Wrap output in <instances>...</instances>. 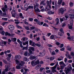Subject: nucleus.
<instances>
[{
  "label": "nucleus",
  "instance_id": "53",
  "mask_svg": "<svg viewBox=\"0 0 74 74\" xmlns=\"http://www.w3.org/2000/svg\"><path fill=\"white\" fill-rule=\"evenodd\" d=\"M56 45H60V43H59L58 42H56Z\"/></svg>",
  "mask_w": 74,
  "mask_h": 74
},
{
  "label": "nucleus",
  "instance_id": "6",
  "mask_svg": "<svg viewBox=\"0 0 74 74\" xmlns=\"http://www.w3.org/2000/svg\"><path fill=\"white\" fill-rule=\"evenodd\" d=\"M8 28L10 30H13L14 29V27L12 25H9L8 26Z\"/></svg>",
  "mask_w": 74,
  "mask_h": 74
},
{
  "label": "nucleus",
  "instance_id": "46",
  "mask_svg": "<svg viewBox=\"0 0 74 74\" xmlns=\"http://www.w3.org/2000/svg\"><path fill=\"white\" fill-rule=\"evenodd\" d=\"M31 64L33 67H34V65L35 66V65H34V61H32L31 62Z\"/></svg>",
  "mask_w": 74,
  "mask_h": 74
},
{
  "label": "nucleus",
  "instance_id": "34",
  "mask_svg": "<svg viewBox=\"0 0 74 74\" xmlns=\"http://www.w3.org/2000/svg\"><path fill=\"white\" fill-rule=\"evenodd\" d=\"M43 26H46V27H48L49 26V25H48L46 23H45L43 25Z\"/></svg>",
  "mask_w": 74,
  "mask_h": 74
},
{
  "label": "nucleus",
  "instance_id": "36",
  "mask_svg": "<svg viewBox=\"0 0 74 74\" xmlns=\"http://www.w3.org/2000/svg\"><path fill=\"white\" fill-rule=\"evenodd\" d=\"M11 14L12 15V17H14V18L15 17V15H16V14L12 13L11 12Z\"/></svg>",
  "mask_w": 74,
  "mask_h": 74
},
{
  "label": "nucleus",
  "instance_id": "16",
  "mask_svg": "<svg viewBox=\"0 0 74 74\" xmlns=\"http://www.w3.org/2000/svg\"><path fill=\"white\" fill-rule=\"evenodd\" d=\"M39 5V4H38V3H36V5H35L34 6V10H36V8H38Z\"/></svg>",
  "mask_w": 74,
  "mask_h": 74
},
{
  "label": "nucleus",
  "instance_id": "22",
  "mask_svg": "<svg viewBox=\"0 0 74 74\" xmlns=\"http://www.w3.org/2000/svg\"><path fill=\"white\" fill-rule=\"evenodd\" d=\"M39 54L41 56H45V53H40Z\"/></svg>",
  "mask_w": 74,
  "mask_h": 74
},
{
  "label": "nucleus",
  "instance_id": "29",
  "mask_svg": "<svg viewBox=\"0 0 74 74\" xmlns=\"http://www.w3.org/2000/svg\"><path fill=\"white\" fill-rule=\"evenodd\" d=\"M62 65H63L61 66V69L62 70V69H63V68H64L65 66H66V65H65V64H64Z\"/></svg>",
  "mask_w": 74,
  "mask_h": 74
},
{
  "label": "nucleus",
  "instance_id": "8",
  "mask_svg": "<svg viewBox=\"0 0 74 74\" xmlns=\"http://www.w3.org/2000/svg\"><path fill=\"white\" fill-rule=\"evenodd\" d=\"M34 7L33 6L29 5L28 7L26 9V11H27V10L29 9H33Z\"/></svg>",
  "mask_w": 74,
  "mask_h": 74
},
{
  "label": "nucleus",
  "instance_id": "48",
  "mask_svg": "<svg viewBox=\"0 0 74 74\" xmlns=\"http://www.w3.org/2000/svg\"><path fill=\"white\" fill-rule=\"evenodd\" d=\"M25 28L26 30H29V27L26 26L25 27Z\"/></svg>",
  "mask_w": 74,
  "mask_h": 74
},
{
  "label": "nucleus",
  "instance_id": "43",
  "mask_svg": "<svg viewBox=\"0 0 74 74\" xmlns=\"http://www.w3.org/2000/svg\"><path fill=\"white\" fill-rule=\"evenodd\" d=\"M35 44V45H36V46H37V47H40L41 46V45L40 44H38V43H36V44Z\"/></svg>",
  "mask_w": 74,
  "mask_h": 74
},
{
  "label": "nucleus",
  "instance_id": "62",
  "mask_svg": "<svg viewBox=\"0 0 74 74\" xmlns=\"http://www.w3.org/2000/svg\"><path fill=\"white\" fill-rule=\"evenodd\" d=\"M24 61H27V58H26L25 57L23 59Z\"/></svg>",
  "mask_w": 74,
  "mask_h": 74
},
{
  "label": "nucleus",
  "instance_id": "37",
  "mask_svg": "<svg viewBox=\"0 0 74 74\" xmlns=\"http://www.w3.org/2000/svg\"><path fill=\"white\" fill-rule=\"evenodd\" d=\"M60 31L63 34H64V31H63V29L62 28H61L60 29Z\"/></svg>",
  "mask_w": 74,
  "mask_h": 74
},
{
  "label": "nucleus",
  "instance_id": "21",
  "mask_svg": "<svg viewBox=\"0 0 74 74\" xmlns=\"http://www.w3.org/2000/svg\"><path fill=\"white\" fill-rule=\"evenodd\" d=\"M11 39L13 42H16V38H11Z\"/></svg>",
  "mask_w": 74,
  "mask_h": 74
},
{
  "label": "nucleus",
  "instance_id": "50",
  "mask_svg": "<svg viewBox=\"0 0 74 74\" xmlns=\"http://www.w3.org/2000/svg\"><path fill=\"white\" fill-rule=\"evenodd\" d=\"M1 34H2V35H4V34H5V32L3 31H2Z\"/></svg>",
  "mask_w": 74,
  "mask_h": 74
},
{
  "label": "nucleus",
  "instance_id": "25",
  "mask_svg": "<svg viewBox=\"0 0 74 74\" xmlns=\"http://www.w3.org/2000/svg\"><path fill=\"white\" fill-rule=\"evenodd\" d=\"M35 10L36 12H40V10H39V9H38V8H36H36H35Z\"/></svg>",
  "mask_w": 74,
  "mask_h": 74
},
{
  "label": "nucleus",
  "instance_id": "4",
  "mask_svg": "<svg viewBox=\"0 0 74 74\" xmlns=\"http://www.w3.org/2000/svg\"><path fill=\"white\" fill-rule=\"evenodd\" d=\"M58 65V63L57 62L56 65L54 67H52V69H53L52 71L53 73H54V72H56V71H57L56 70H55V69H56V67H57Z\"/></svg>",
  "mask_w": 74,
  "mask_h": 74
},
{
  "label": "nucleus",
  "instance_id": "30",
  "mask_svg": "<svg viewBox=\"0 0 74 74\" xmlns=\"http://www.w3.org/2000/svg\"><path fill=\"white\" fill-rule=\"evenodd\" d=\"M29 58L30 59H36V57L34 56H32L30 57Z\"/></svg>",
  "mask_w": 74,
  "mask_h": 74
},
{
  "label": "nucleus",
  "instance_id": "55",
  "mask_svg": "<svg viewBox=\"0 0 74 74\" xmlns=\"http://www.w3.org/2000/svg\"><path fill=\"white\" fill-rule=\"evenodd\" d=\"M16 64H18L19 63V61L17 60H16Z\"/></svg>",
  "mask_w": 74,
  "mask_h": 74
},
{
  "label": "nucleus",
  "instance_id": "26",
  "mask_svg": "<svg viewBox=\"0 0 74 74\" xmlns=\"http://www.w3.org/2000/svg\"><path fill=\"white\" fill-rule=\"evenodd\" d=\"M3 61L5 64H8V62L5 59H3Z\"/></svg>",
  "mask_w": 74,
  "mask_h": 74
},
{
  "label": "nucleus",
  "instance_id": "56",
  "mask_svg": "<svg viewBox=\"0 0 74 74\" xmlns=\"http://www.w3.org/2000/svg\"><path fill=\"white\" fill-rule=\"evenodd\" d=\"M29 21H33V18H29Z\"/></svg>",
  "mask_w": 74,
  "mask_h": 74
},
{
  "label": "nucleus",
  "instance_id": "35",
  "mask_svg": "<svg viewBox=\"0 0 74 74\" xmlns=\"http://www.w3.org/2000/svg\"><path fill=\"white\" fill-rule=\"evenodd\" d=\"M54 38V36H53V35H51L50 37V39H51L52 40H53V39Z\"/></svg>",
  "mask_w": 74,
  "mask_h": 74
},
{
  "label": "nucleus",
  "instance_id": "57",
  "mask_svg": "<svg viewBox=\"0 0 74 74\" xmlns=\"http://www.w3.org/2000/svg\"><path fill=\"white\" fill-rule=\"evenodd\" d=\"M47 46L49 47H52V45H50L49 44H48Z\"/></svg>",
  "mask_w": 74,
  "mask_h": 74
},
{
  "label": "nucleus",
  "instance_id": "38",
  "mask_svg": "<svg viewBox=\"0 0 74 74\" xmlns=\"http://www.w3.org/2000/svg\"><path fill=\"white\" fill-rule=\"evenodd\" d=\"M12 12L14 13L13 14H17V13L16 12V10H14V9L12 10Z\"/></svg>",
  "mask_w": 74,
  "mask_h": 74
},
{
  "label": "nucleus",
  "instance_id": "1",
  "mask_svg": "<svg viewBox=\"0 0 74 74\" xmlns=\"http://www.w3.org/2000/svg\"><path fill=\"white\" fill-rule=\"evenodd\" d=\"M73 68L71 66V64H69L68 66L67 67H65V69L64 71L65 72V73L66 74H68L70 73V71H71L72 70Z\"/></svg>",
  "mask_w": 74,
  "mask_h": 74
},
{
  "label": "nucleus",
  "instance_id": "5",
  "mask_svg": "<svg viewBox=\"0 0 74 74\" xmlns=\"http://www.w3.org/2000/svg\"><path fill=\"white\" fill-rule=\"evenodd\" d=\"M29 49H28V51L30 53L32 54L33 53L32 51H34V48L32 47H29Z\"/></svg>",
  "mask_w": 74,
  "mask_h": 74
},
{
  "label": "nucleus",
  "instance_id": "3",
  "mask_svg": "<svg viewBox=\"0 0 74 74\" xmlns=\"http://www.w3.org/2000/svg\"><path fill=\"white\" fill-rule=\"evenodd\" d=\"M64 11H66V9H65L64 10L63 8H61L58 10V14L59 15H60V14H61V15H62L63 14H64Z\"/></svg>",
  "mask_w": 74,
  "mask_h": 74
},
{
  "label": "nucleus",
  "instance_id": "13",
  "mask_svg": "<svg viewBox=\"0 0 74 74\" xmlns=\"http://www.w3.org/2000/svg\"><path fill=\"white\" fill-rule=\"evenodd\" d=\"M39 63H40V61L38 60H37L35 62L34 65H35V66H36V65L38 64Z\"/></svg>",
  "mask_w": 74,
  "mask_h": 74
},
{
  "label": "nucleus",
  "instance_id": "7",
  "mask_svg": "<svg viewBox=\"0 0 74 74\" xmlns=\"http://www.w3.org/2000/svg\"><path fill=\"white\" fill-rule=\"evenodd\" d=\"M29 43L30 45H32V47H35L34 45L35 44V43L34 42H32L31 40H30Z\"/></svg>",
  "mask_w": 74,
  "mask_h": 74
},
{
  "label": "nucleus",
  "instance_id": "2",
  "mask_svg": "<svg viewBox=\"0 0 74 74\" xmlns=\"http://www.w3.org/2000/svg\"><path fill=\"white\" fill-rule=\"evenodd\" d=\"M25 64V62H22L19 64V65H17L16 66V69H22V66Z\"/></svg>",
  "mask_w": 74,
  "mask_h": 74
},
{
  "label": "nucleus",
  "instance_id": "32",
  "mask_svg": "<svg viewBox=\"0 0 74 74\" xmlns=\"http://www.w3.org/2000/svg\"><path fill=\"white\" fill-rule=\"evenodd\" d=\"M69 28V29H73V26L70 25V24L68 25Z\"/></svg>",
  "mask_w": 74,
  "mask_h": 74
},
{
  "label": "nucleus",
  "instance_id": "42",
  "mask_svg": "<svg viewBox=\"0 0 74 74\" xmlns=\"http://www.w3.org/2000/svg\"><path fill=\"white\" fill-rule=\"evenodd\" d=\"M6 59L7 60H8L10 62H11V61H10V58L9 57H7L6 58Z\"/></svg>",
  "mask_w": 74,
  "mask_h": 74
},
{
  "label": "nucleus",
  "instance_id": "31",
  "mask_svg": "<svg viewBox=\"0 0 74 74\" xmlns=\"http://www.w3.org/2000/svg\"><path fill=\"white\" fill-rule=\"evenodd\" d=\"M67 58H69V59H72V57H71V55L69 54L68 56V57H67Z\"/></svg>",
  "mask_w": 74,
  "mask_h": 74
},
{
  "label": "nucleus",
  "instance_id": "11",
  "mask_svg": "<svg viewBox=\"0 0 74 74\" xmlns=\"http://www.w3.org/2000/svg\"><path fill=\"white\" fill-rule=\"evenodd\" d=\"M45 5L46 3H45V0H44L43 1H42L40 3V5Z\"/></svg>",
  "mask_w": 74,
  "mask_h": 74
},
{
  "label": "nucleus",
  "instance_id": "44",
  "mask_svg": "<svg viewBox=\"0 0 74 74\" xmlns=\"http://www.w3.org/2000/svg\"><path fill=\"white\" fill-rule=\"evenodd\" d=\"M16 27L18 28H19V29H22V27L19 26L18 24L16 25Z\"/></svg>",
  "mask_w": 74,
  "mask_h": 74
},
{
  "label": "nucleus",
  "instance_id": "49",
  "mask_svg": "<svg viewBox=\"0 0 74 74\" xmlns=\"http://www.w3.org/2000/svg\"><path fill=\"white\" fill-rule=\"evenodd\" d=\"M71 49H72V47L68 48H67V50L68 51H71Z\"/></svg>",
  "mask_w": 74,
  "mask_h": 74
},
{
  "label": "nucleus",
  "instance_id": "27",
  "mask_svg": "<svg viewBox=\"0 0 74 74\" xmlns=\"http://www.w3.org/2000/svg\"><path fill=\"white\" fill-rule=\"evenodd\" d=\"M5 36H10V33H8V32H6L5 33Z\"/></svg>",
  "mask_w": 74,
  "mask_h": 74
},
{
  "label": "nucleus",
  "instance_id": "9",
  "mask_svg": "<svg viewBox=\"0 0 74 74\" xmlns=\"http://www.w3.org/2000/svg\"><path fill=\"white\" fill-rule=\"evenodd\" d=\"M56 25H58V24H59V19L58 18H57L56 19Z\"/></svg>",
  "mask_w": 74,
  "mask_h": 74
},
{
  "label": "nucleus",
  "instance_id": "64",
  "mask_svg": "<svg viewBox=\"0 0 74 74\" xmlns=\"http://www.w3.org/2000/svg\"><path fill=\"white\" fill-rule=\"evenodd\" d=\"M55 64V63H52L50 64V66H54Z\"/></svg>",
  "mask_w": 74,
  "mask_h": 74
},
{
  "label": "nucleus",
  "instance_id": "40",
  "mask_svg": "<svg viewBox=\"0 0 74 74\" xmlns=\"http://www.w3.org/2000/svg\"><path fill=\"white\" fill-rule=\"evenodd\" d=\"M0 15H1V16H3V12L1 10H0Z\"/></svg>",
  "mask_w": 74,
  "mask_h": 74
},
{
  "label": "nucleus",
  "instance_id": "18",
  "mask_svg": "<svg viewBox=\"0 0 74 74\" xmlns=\"http://www.w3.org/2000/svg\"><path fill=\"white\" fill-rule=\"evenodd\" d=\"M20 18L21 19H24V17L23 16L22 14V13H20L19 14Z\"/></svg>",
  "mask_w": 74,
  "mask_h": 74
},
{
  "label": "nucleus",
  "instance_id": "63",
  "mask_svg": "<svg viewBox=\"0 0 74 74\" xmlns=\"http://www.w3.org/2000/svg\"><path fill=\"white\" fill-rule=\"evenodd\" d=\"M64 50V48L63 47L62 49H60V50H61V51H63Z\"/></svg>",
  "mask_w": 74,
  "mask_h": 74
},
{
  "label": "nucleus",
  "instance_id": "47",
  "mask_svg": "<svg viewBox=\"0 0 74 74\" xmlns=\"http://www.w3.org/2000/svg\"><path fill=\"white\" fill-rule=\"evenodd\" d=\"M44 69V68H40V71L41 72L42 71V70Z\"/></svg>",
  "mask_w": 74,
  "mask_h": 74
},
{
  "label": "nucleus",
  "instance_id": "10",
  "mask_svg": "<svg viewBox=\"0 0 74 74\" xmlns=\"http://www.w3.org/2000/svg\"><path fill=\"white\" fill-rule=\"evenodd\" d=\"M10 52H11V50H8L6 51H4V53L6 55L8 54H7V53H10Z\"/></svg>",
  "mask_w": 74,
  "mask_h": 74
},
{
  "label": "nucleus",
  "instance_id": "15",
  "mask_svg": "<svg viewBox=\"0 0 74 74\" xmlns=\"http://www.w3.org/2000/svg\"><path fill=\"white\" fill-rule=\"evenodd\" d=\"M21 56L19 55H16L15 56V59H21Z\"/></svg>",
  "mask_w": 74,
  "mask_h": 74
},
{
  "label": "nucleus",
  "instance_id": "20",
  "mask_svg": "<svg viewBox=\"0 0 74 74\" xmlns=\"http://www.w3.org/2000/svg\"><path fill=\"white\" fill-rule=\"evenodd\" d=\"M63 1L62 0H58V5H60L62 4Z\"/></svg>",
  "mask_w": 74,
  "mask_h": 74
},
{
  "label": "nucleus",
  "instance_id": "58",
  "mask_svg": "<svg viewBox=\"0 0 74 74\" xmlns=\"http://www.w3.org/2000/svg\"><path fill=\"white\" fill-rule=\"evenodd\" d=\"M63 46H64V45L63 44H61L60 46V48H63Z\"/></svg>",
  "mask_w": 74,
  "mask_h": 74
},
{
  "label": "nucleus",
  "instance_id": "60",
  "mask_svg": "<svg viewBox=\"0 0 74 74\" xmlns=\"http://www.w3.org/2000/svg\"><path fill=\"white\" fill-rule=\"evenodd\" d=\"M34 22H37L38 21V19H37L35 18L34 20Z\"/></svg>",
  "mask_w": 74,
  "mask_h": 74
},
{
  "label": "nucleus",
  "instance_id": "59",
  "mask_svg": "<svg viewBox=\"0 0 74 74\" xmlns=\"http://www.w3.org/2000/svg\"><path fill=\"white\" fill-rule=\"evenodd\" d=\"M24 55L25 56H27V51L25 52L24 53Z\"/></svg>",
  "mask_w": 74,
  "mask_h": 74
},
{
  "label": "nucleus",
  "instance_id": "51",
  "mask_svg": "<svg viewBox=\"0 0 74 74\" xmlns=\"http://www.w3.org/2000/svg\"><path fill=\"white\" fill-rule=\"evenodd\" d=\"M55 59V58L53 57H52L50 59V60H54Z\"/></svg>",
  "mask_w": 74,
  "mask_h": 74
},
{
  "label": "nucleus",
  "instance_id": "14",
  "mask_svg": "<svg viewBox=\"0 0 74 74\" xmlns=\"http://www.w3.org/2000/svg\"><path fill=\"white\" fill-rule=\"evenodd\" d=\"M47 5L48 6L50 4H51V3H52V1L51 0H50L49 1H49H47Z\"/></svg>",
  "mask_w": 74,
  "mask_h": 74
},
{
  "label": "nucleus",
  "instance_id": "61",
  "mask_svg": "<svg viewBox=\"0 0 74 74\" xmlns=\"http://www.w3.org/2000/svg\"><path fill=\"white\" fill-rule=\"evenodd\" d=\"M58 5L56 4H55V8H58Z\"/></svg>",
  "mask_w": 74,
  "mask_h": 74
},
{
  "label": "nucleus",
  "instance_id": "33",
  "mask_svg": "<svg viewBox=\"0 0 74 74\" xmlns=\"http://www.w3.org/2000/svg\"><path fill=\"white\" fill-rule=\"evenodd\" d=\"M8 20V18H2V20H3L4 21H7Z\"/></svg>",
  "mask_w": 74,
  "mask_h": 74
},
{
  "label": "nucleus",
  "instance_id": "28",
  "mask_svg": "<svg viewBox=\"0 0 74 74\" xmlns=\"http://www.w3.org/2000/svg\"><path fill=\"white\" fill-rule=\"evenodd\" d=\"M69 5L71 7H72L74 5V3L72 2H71L69 3Z\"/></svg>",
  "mask_w": 74,
  "mask_h": 74
},
{
  "label": "nucleus",
  "instance_id": "17",
  "mask_svg": "<svg viewBox=\"0 0 74 74\" xmlns=\"http://www.w3.org/2000/svg\"><path fill=\"white\" fill-rule=\"evenodd\" d=\"M1 9L3 12H5V10L7 11V12H8L7 11H8V9H7V8H2Z\"/></svg>",
  "mask_w": 74,
  "mask_h": 74
},
{
  "label": "nucleus",
  "instance_id": "19",
  "mask_svg": "<svg viewBox=\"0 0 74 74\" xmlns=\"http://www.w3.org/2000/svg\"><path fill=\"white\" fill-rule=\"evenodd\" d=\"M54 13V12H52L51 11H49V12H48V14L49 15H51V14H53Z\"/></svg>",
  "mask_w": 74,
  "mask_h": 74
},
{
  "label": "nucleus",
  "instance_id": "41",
  "mask_svg": "<svg viewBox=\"0 0 74 74\" xmlns=\"http://www.w3.org/2000/svg\"><path fill=\"white\" fill-rule=\"evenodd\" d=\"M56 53H55V51H53L51 53V55H55Z\"/></svg>",
  "mask_w": 74,
  "mask_h": 74
},
{
  "label": "nucleus",
  "instance_id": "23",
  "mask_svg": "<svg viewBox=\"0 0 74 74\" xmlns=\"http://www.w3.org/2000/svg\"><path fill=\"white\" fill-rule=\"evenodd\" d=\"M12 55L11 54H6V57H8V58H11Z\"/></svg>",
  "mask_w": 74,
  "mask_h": 74
},
{
  "label": "nucleus",
  "instance_id": "45",
  "mask_svg": "<svg viewBox=\"0 0 74 74\" xmlns=\"http://www.w3.org/2000/svg\"><path fill=\"white\" fill-rule=\"evenodd\" d=\"M35 70H38V69H39V68H38V66L37 65L35 66Z\"/></svg>",
  "mask_w": 74,
  "mask_h": 74
},
{
  "label": "nucleus",
  "instance_id": "52",
  "mask_svg": "<svg viewBox=\"0 0 74 74\" xmlns=\"http://www.w3.org/2000/svg\"><path fill=\"white\" fill-rule=\"evenodd\" d=\"M50 72H51V70H48L47 71H46V73H50Z\"/></svg>",
  "mask_w": 74,
  "mask_h": 74
},
{
  "label": "nucleus",
  "instance_id": "54",
  "mask_svg": "<svg viewBox=\"0 0 74 74\" xmlns=\"http://www.w3.org/2000/svg\"><path fill=\"white\" fill-rule=\"evenodd\" d=\"M70 25L72 26H73V21H70Z\"/></svg>",
  "mask_w": 74,
  "mask_h": 74
},
{
  "label": "nucleus",
  "instance_id": "39",
  "mask_svg": "<svg viewBox=\"0 0 74 74\" xmlns=\"http://www.w3.org/2000/svg\"><path fill=\"white\" fill-rule=\"evenodd\" d=\"M5 68H7V69H8L10 67V66L8 65H6L5 66Z\"/></svg>",
  "mask_w": 74,
  "mask_h": 74
},
{
  "label": "nucleus",
  "instance_id": "24",
  "mask_svg": "<svg viewBox=\"0 0 74 74\" xmlns=\"http://www.w3.org/2000/svg\"><path fill=\"white\" fill-rule=\"evenodd\" d=\"M58 35H59V36H60L61 37L63 36V34H62V32H59L58 33Z\"/></svg>",
  "mask_w": 74,
  "mask_h": 74
},
{
  "label": "nucleus",
  "instance_id": "12",
  "mask_svg": "<svg viewBox=\"0 0 74 74\" xmlns=\"http://www.w3.org/2000/svg\"><path fill=\"white\" fill-rule=\"evenodd\" d=\"M69 16H71L69 17V18H70L71 19H74V14H69Z\"/></svg>",
  "mask_w": 74,
  "mask_h": 74
}]
</instances>
